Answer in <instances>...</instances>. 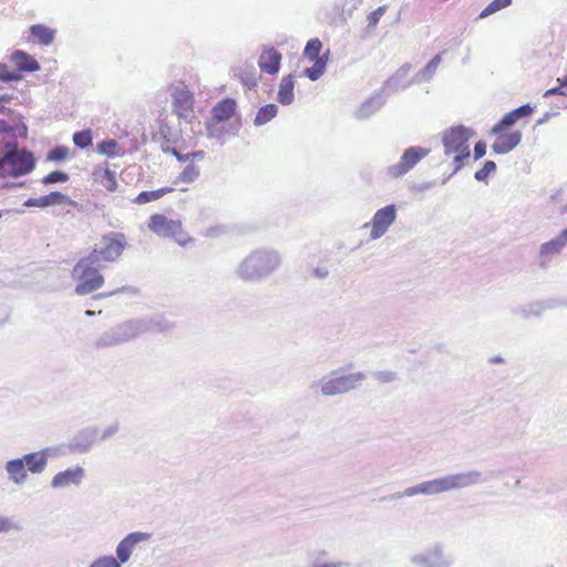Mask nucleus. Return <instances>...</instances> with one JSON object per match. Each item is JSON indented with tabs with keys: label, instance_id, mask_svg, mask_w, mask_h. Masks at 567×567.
<instances>
[{
	"label": "nucleus",
	"instance_id": "nucleus-1",
	"mask_svg": "<svg viewBox=\"0 0 567 567\" xmlns=\"http://www.w3.org/2000/svg\"><path fill=\"white\" fill-rule=\"evenodd\" d=\"M533 113V107L529 104L522 105L508 113L495 124L492 128V134L495 135V141L492 148L497 154H506L515 148L520 140L522 133L517 130H512L519 118L529 116Z\"/></svg>",
	"mask_w": 567,
	"mask_h": 567
},
{
	"label": "nucleus",
	"instance_id": "nucleus-2",
	"mask_svg": "<svg viewBox=\"0 0 567 567\" xmlns=\"http://www.w3.org/2000/svg\"><path fill=\"white\" fill-rule=\"evenodd\" d=\"M35 167L32 152L19 147L17 143L6 144L0 152V177L17 178L30 174Z\"/></svg>",
	"mask_w": 567,
	"mask_h": 567
},
{
	"label": "nucleus",
	"instance_id": "nucleus-3",
	"mask_svg": "<svg viewBox=\"0 0 567 567\" xmlns=\"http://www.w3.org/2000/svg\"><path fill=\"white\" fill-rule=\"evenodd\" d=\"M474 133L463 126H453L443 133L442 142L444 146V154L453 157L454 172H457L464 166V159L470 157V140Z\"/></svg>",
	"mask_w": 567,
	"mask_h": 567
},
{
	"label": "nucleus",
	"instance_id": "nucleus-4",
	"mask_svg": "<svg viewBox=\"0 0 567 567\" xmlns=\"http://www.w3.org/2000/svg\"><path fill=\"white\" fill-rule=\"evenodd\" d=\"M96 261L90 260L87 255L85 258L80 259L73 268V278L78 281L75 292L79 296L92 293L104 285V277L99 269L94 267Z\"/></svg>",
	"mask_w": 567,
	"mask_h": 567
},
{
	"label": "nucleus",
	"instance_id": "nucleus-5",
	"mask_svg": "<svg viewBox=\"0 0 567 567\" xmlns=\"http://www.w3.org/2000/svg\"><path fill=\"white\" fill-rule=\"evenodd\" d=\"M473 476H478V474L462 473L456 475L444 476L413 486L406 489L405 494L410 496L415 494H439L446 491L465 487L473 483Z\"/></svg>",
	"mask_w": 567,
	"mask_h": 567
},
{
	"label": "nucleus",
	"instance_id": "nucleus-6",
	"mask_svg": "<svg viewBox=\"0 0 567 567\" xmlns=\"http://www.w3.org/2000/svg\"><path fill=\"white\" fill-rule=\"evenodd\" d=\"M147 227L159 237L175 239L181 246H186L193 241L189 234L184 230L181 220L169 219L163 214L151 215Z\"/></svg>",
	"mask_w": 567,
	"mask_h": 567
},
{
	"label": "nucleus",
	"instance_id": "nucleus-7",
	"mask_svg": "<svg viewBox=\"0 0 567 567\" xmlns=\"http://www.w3.org/2000/svg\"><path fill=\"white\" fill-rule=\"evenodd\" d=\"M280 264L279 257L271 251H255L241 264L240 272L245 278L261 277L270 274Z\"/></svg>",
	"mask_w": 567,
	"mask_h": 567
},
{
	"label": "nucleus",
	"instance_id": "nucleus-8",
	"mask_svg": "<svg viewBox=\"0 0 567 567\" xmlns=\"http://www.w3.org/2000/svg\"><path fill=\"white\" fill-rule=\"evenodd\" d=\"M104 246L94 248L90 254V260L96 261H115L121 257L126 246L125 235L122 233H112L102 237Z\"/></svg>",
	"mask_w": 567,
	"mask_h": 567
},
{
	"label": "nucleus",
	"instance_id": "nucleus-9",
	"mask_svg": "<svg viewBox=\"0 0 567 567\" xmlns=\"http://www.w3.org/2000/svg\"><path fill=\"white\" fill-rule=\"evenodd\" d=\"M322 43L318 38L311 39L307 42L305 48V56L313 62L311 68L305 70V75L310 80H318L324 72L327 66V56L320 55Z\"/></svg>",
	"mask_w": 567,
	"mask_h": 567
},
{
	"label": "nucleus",
	"instance_id": "nucleus-10",
	"mask_svg": "<svg viewBox=\"0 0 567 567\" xmlns=\"http://www.w3.org/2000/svg\"><path fill=\"white\" fill-rule=\"evenodd\" d=\"M427 154L429 150L422 147H410L405 150L400 162L389 167V175L393 178L401 177L412 169Z\"/></svg>",
	"mask_w": 567,
	"mask_h": 567
},
{
	"label": "nucleus",
	"instance_id": "nucleus-11",
	"mask_svg": "<svg viewBox=\"0 0 567 567\" xmlns=\"http://www.w3.org/2000/svg\"><path fill=\"white\" fill-rule=\"evenodd\" d=\"M363 378L364 375L362 373H353L344 377L330 379L322 383L321 392L324 395H334L347 392L354 388L355 383L363 380Z\"/></svg>",
	"mask_w": 567,
	"mask_h": 567
},
{
	"label": "nucleus",
	"instance_id": "nucleus-12",
	"mask_svg": "<svg viewBox=\"0 0 567 567\" xmlns=\"http://www.w3.org/2000/svg\"><path fill=\"white\" fill-rule=\"evenodd\" d=\"M396 217V210L394 205H388L381 209H379L371 221L372 230L371 238L378 239L380 238L388 228L393 224Z\"/></svg>",
	"mask_w": 567,
	"mask_h": 567
},
{
	"label": "nucleus",
	"instance_id": "nucleus-13",
	"mask_svg": "<svg viewBox=\"0 0 567 567\" xmlns=\"http://www.w3.org/2000/svg\"><path fill=\"white\" fill-rule=\"evenodd\" d=\"M173 111L185 120H189L194 115V95L186 89H177L173 93Z\"/></svg>",
	"mask_w": 567,
	"mask_h": 567
},
{
	"label": "nucleus",
	"instance_id": "nucleus-14",
	"mask_svg": "<svg viewBox=\"0 0 567 567\" xmlns=\"http://www.w3.org/2000/svg\"><path fill=\"white\" fill-rule=\"evenodd\" d=\"M84 477V470L81 466L59 472L52 478V486L55 488L79 485Z\"/></svg>",
	"mask_w": 567,
	"mask_h": 567
},
{
	"label": "nucleus",
	"instance_id": "nucleus-15",
	"mask_svg": "<svg viewBox=\"0 0 567 567\" xmlns=\"http://www.w3.org/2000/svg\"><path fill=\"white\" fill-rule=\"evenodd\" d=\"M281 63V54L280 52L270 47L266 48L258 60V65L261 71L268 73V74H276L280 69Z\"/></svg>",
	"mask_w": 567,
	"mask_h": 567
},
{
	"label": "nucleus",
	"instance_id": "nucleus-16",
	"mask_svg": "<svg viewBox=\"0 0 567 567\" xmlns=\"http://www.w3.org/2000/svg\"><path fill=\"white\" fill-rule=\"evenodd\" d=\"M148 539V535L144 533H131L127 535L117 546L116 555L118 558L120 565L126 563L132 554L133 547L143 540Z\"/></svg>",
	"mask_w": 567,
	"mask_h": 567
},
{
	"label": "nucleus",
	"instance_id": "nucleus-17",
	"mask_svg": "<svg viewBox=\"0 0 567 567\" xmlns=\"http://www.w3.org/2000/svg\"><path fill=\"white\" fill-rule=\"evenodd\" d=\"M237 104L234 99L226 97L219 101L212 110V118L217 122H225L231 118L236 112Z\"/></svg>",
	"mask_w": 567,
	"mask_h": 567
},
{
	"label": "nucleus",
	"instance_id": "nucleus-18",
	"mask_svg": "<svg viewBox=\"0 0 567 567\" xmlns=\"http://www.w3.org/2000/svg\"><path fill=\"white\" fill-rule=\"evenodd\" d=\"M70 203L66 195L60 193V192H52L48 195L41 196L39 198H29L24 206L27 207H48L53 205H61Z\"/></svg>",
	"mask_w": 567,
	"mask_h": 567
},
{
	"label": "nucleus",
	"instance_id": "nucleus-19",
	"mask_svg": "<svg viewBox=\"0 0 567 567\" xmlns=\"http://www.w3.org/2000/svg\"><path fill=\"white\" fill-rule=\"evenodd\" d=\"M94 182L99 184L109 193H114L117 189L116 174L110 168H96L93 173Z\"/></svg>",
	"mask_w": 567,
	"mask_h": 567
},
{
	"label": "nucleus",
	"instance_id": "nucleus-20",
	"mask_svg": "<svg viewBox=\"0 0 567 567\" xmlns=\"http://www.w3.org/2000/svg\"><path fill=\"white\" fill-rule=\"evenodd\" d=\"M11 60L21 71L33 72L40 69L38 61L32 55L21 50L16 51Z\"/></svg>",
	"mask_w": 567,
	"mask_h": 567
},
{
	"label": "nucleus",
	"instance_id": "nucleus-21",
	"mask_svg": "<svg viewBox=\"0 0 567 567\" xmlns=\"http://www.w3.org/2000/svg\"><path fill=\"white\" fill-rule=\"evenodd\" d=\"M176 190L174 186H165L155 190H145L140 193L134 199L133 203L136 205H144L151 202L158 200L167 194H171Z\"/></svg>",
	"mask_w": 567,
	"mask_h": 567
},
{
	"label": "nucleus",
	"instance_id": "nucleus-22",
	"mask_svg": "<svg viewBox=\"0 0 567 567\" xmlns=\"http://www.w3.org/2000/svg\"><path fill=\"white\" fill-rule=\"evenodd\" d=\"M30 33L34 41L42 45H50L55 37V31L44 24H33L30 27Z\"/></svg>",
	"mask_w": 567,
	"mask_h": 567
},
{
	"label": "nucleus",
	"instance_id": "nucleus-23",
	"mask_svg": "<svg viewBox=\"0 0 567 567\" xmlns=\"http://www.w3.org/2000/svg\"><path fill=\"white\" fill-rule=\"evenodd\" d=\"M24 467L31 473H41L47 465V455L43 452L30 453L23 456Z\"/></svg>",
	"mask_w": 567,
	"mask_h": 567
},
{
	"label": "nucleus",
	"instance_id": "nucleus-24",
	"mask_svg": "<svg viewBox=\"0 0 567 567\" xmlns=\"http://www.w3.org/2000/svg\"><path fill=\"white\" fill-rule=\"evenodd\" d=\"M295 81L292 75L285 76L279 85L278 101L282 105H288L293 101Z\"/></svg>",
	"mask_w": 567,
	"mask_h": 567
},
{
	"label": "nucleus",
	"instance_id": "nucleus-25",
	"mask_svg": "<svg viewBox=\"0 0 567 567\" xmlns=\"http://www.w3.org/2000/svg\"><path fill=\"white\" fill-rule=\"evenodd\" d=\"M7 471L10 475V478L18 484H21L27 478V472L23 464V460L17 458L9 461L7 464Z\"/></svg>",
	"mask_w": 567,
	"mask_h": 567
},
{
	"label": "nucleus",
	"instance_id": "nucleus-26",
	"mask_svg": "<svg viewBox=\"0 0 567 567\" xmlns=\"http://www.w3.org/2000/svg\"><path fill=\"white\" fill-rule=\"evenodd\" d=\"M200 175V169L194 163H189L183 172L176 177L173 184L176 186L179 183L192 184L194 183Z\"/></svg>",
	"mask_w": 567,
	"mask_h": 567
},
{
	"label": "nucleus",
	"instance_id": "nucleus-27",
	"mask_svg": "<svg viewBox=\"0 0 567 567\" xmlns=\"http://www.w3.org/2000/svg\"><path fill=\"white\" fill-rule=\"evenodd\" d=\"M278 113V107L276 104H267L262 107H260L256 114L255 117V124L256 125H264L270 120H272Z\"/></svg>",
	"mask_w": 567,
	"mask_h": 567
},
{
	"label": "nucleus",
	"instance_id": "nucleus-28",
	"mask_svg": "<svg viewBox=\"0 0 567 567\" xmlns=\"http://www.w3.org/2000/svg\"><path fill=\"white\" fill-rule=\"evenodd\" d=\"M71 151L65 145L53 147L47 155V159L55 163L64 162L70 157Z\"/></svg>",
	"mask_w": 567,
	"mask_h": 567
},
{
	"label": "nucleus",
	"instance_id": "nucleus-29",
	"mask_svg": "<svg viewBox=\"0 0 567 567\" xmlns=\"http://www.w3.org/2000/svg\"><path fill=\"white\" fill-rule=\"evenodd\" d=\"M512 3V0H493L480 14L481 18H485L493 14Z\"/></svg>",
	"mask_w": 567,
	"mask_h": 567
},
{
	"label": "nucleus",
	"instance_id": "nucleus-30",
	"mask_svg": "<svg viewBox=\"0 0 567 567\" xmlns=\"http://www.w3.org/2000/svg\"><path fill=\"white\" fill-rule=\"evenodd\" d=\"M73 142L80 148H85L92 144V134L90 130L75 132Z\"/></svg>",
	"mask_w": 567,
	"mask_h": 567
},
{
	"label": "nucleus",
	"instance_id": "nucleus-31",
	"mask_svg": "<svg viewBox=\"0 0 567 567\" xmlns=\"http://www.w3.org/2000/svg\"><path fill=\"white\" fill-rule=\"evenodd\" d=\"M171 152L182 163H186V162L194 163L195 161L203 159L205 156V153L203 151H197V152H193V153H188V154H182L178 151H176L175 148H173Z\"/></svg>",
	"mask_w": 567,
	"mask_h": 567
},
{
	"label": "nucleus",
	"instance_id": "nucleus-32",
	"mask_svg": "<svg viewBox=\"0 0 567 567\" xmlns=\"http://www.w3.org/2000/svg\"><path fill=\"white\" fill-rule=\"evenodd\" d=\"M565 246L564 239H560L559 237L550 240L548 243H545L542 245L540 252L542 255H551L557 254L560 251V249Z\"/></svg>",
	"mask_w": 567,
	"mask_h": 567
},
{
	"label": "nucleus",
	"instance_id": "nucleus-33",
	"mask_svg": "<svg viewBox=\"0 0 567 567\" xmlns=\"http://www.w3.org/2000/svg\"><path fill=\"white\" fill-rule=\"evenodd\" d=\"M69 179V175L64 172L54 171L42 178L44 185L64 183Z\"/></svg>",
	"mask_w": 567,
	"mask_h": 567
},
{
	"label": "nucleus",
	"instance_id": "nucleus-34",
	"mask_svg": "<svg viewBox=\"0 0 567 567\" xmlns=\"http://www.w3.org/2000/svg\"><path fill=\"white\" fill-rule=\"evenodd\" d=\"M496 171V164L493 161L485 162L483 168L475 173L477 181H485L492 173Z\"/></svg>",
	"mask_w": 567,
	"mask_h": 567
},
{
	"label": "nucleus",
	"instance_id": "nucleus-35",
	"mask_svg": "<svg viewBox=\"0 0 567 567\" xmlns=\"http://www.w3.org/2000/svg\"><path fill=\"white\" fill-rule=\"evenodd\" d=\"M120 563L113 556L101 557L95 560L90 567H120Z\"/></svg>",
	"mask_w": 567,
	"mask_h": 567
},
{
	"label": "nucleus",
	"instance_id": "nucleus-36",
	"mask_svg": "<svg viewBox=\"0 0 567 567\" xmlns=\"http://www.w3.org/2000/svg\"><path fill=\"white\" fill-rule=\"evenodd\" d=\"M386 6H381L377 8L374 11H372L368 16V25L374 28L378 22L380 21L381 17L385 13Z\"/></svg>",
	"mask_w": 567,
	"mask_h": 567
},
{
	"label": "nucleus",
	"instance_id": "nucleus-37",
	"mask_svg": "<svg viewBox=\"0 0 567 567\" xmlns=\"http://www.w3.org/2000/svg\"><path fill=\"white\" fill-rule=\"evenodd\" d=\"M116 146H117V143L113 140L103 141L102 143H100L97 145V151L101 154H106V155L111 156V155L115 154Z\"/></svg>",
	"mask_w": 567,
	"mask_h": 567
},
{
	"label": "nucleus",
	"instance_id": "nucleus-38",
	"mask_svg": "<svg viewBox=\"0 0 567 567\" xmlns=\"http://www.w3.org/2000/svg\"><path fill=\"white\" fill-rule=\"evenodd\" d=\"M557 82H558L559 85L547 90L544 93L545 97L551 96V95H565L566 94L563 89L567 87V76L564 78L563 80L561 79H557Z\"/></svg>",
	"mask_w": 567,
	"mask_h": 567
},
{
	"label": "nucleus",
	"instance_id": "nucleus-39",
	"mask_svg": "<svg viewBox=\"0 0 567 567\" xmlns=\"http://www.w3.org/2000/svg\"><path fill=\"white\" fill-rule=\"evenodd\" d=\"M486 153V145L484 142L480 141L474 146V157L475 159L482 158Z\"/></svg>",
	"mask_w": 567,
	"mask_h": 567
},
{
	"label": "nucleus",
	"instance_id": "nucleus-40",
	"mask_svg": "<svg viewBox=\"0 0 567 567\" xmlns=\"http://www.w3.org/2000/svg\"><path fill=\"white\" fill-rule=\"evenodd\" d=\"M441 54L435 55L433 59L430 60V62L426 64L425 70L429 73H432L436 70L439 64L441 63Z\"/></svg>",
	"mask_w": 567,
	"mask_h": 567
},
{
	"label": "nucleus",
	"instance_id": "nucleus-41",
	"mask_svg": "<svg viewBox=\"0 0 567 567\" xmlns=\"http://www.w3.org/2000/svg\"><path fill=\"white\" fill-rule=\"evenodd\" d=\"M0 80H2V81H10V80H12V75L9 72L7 65L1 63V62H0Z\"/></svg>",
	"mask_w": 567,
	"mask_h": 567
},
{
	"label": "nucleus",
	"instance_id": "nucleus-42",
	"mask_svg": "<svg viewBox=\"0 0 567 567\" xmlns=\"http://www.w3.org/2000/svg\"><path fill=\"white\" fill-rule=\"evenodd\" d=\"M12 528V524L6 517H0V533L8 532Z\"/></svg>",
	"mask_w": 567,
	"mask_h": 567
},
{
	"label": "nucleus",
	"instance_id": "nucleus-43",
	"mask_svg": "<svg viewBox=\"0 0 567 567\" xmlns=\"http://www.w3.org/2000/svg\"><path fill=\"white\" fill-rule=\"evenodd\" d=\"M378 380L381 382H389L393 380V374L391 372H381L378 374Z\"/></svg>",
	"mask_w": 567,
	"mask_h": 567
},
{
	"label": "nucleus",
	"instance_id": "nucleus-44",
	"mask_svg": "<svg viewBox=\"0 0 567 567\" xmlns=\"http://www.w3.org/2000/svg\"><path fill=\"white\" fill-rule=\"evenodd\" d=\"M113 342L111 340H106V339H99L96 342H95V347L96 348H104V347H109V346H112Z\"/></svg>",
	"mask_w": 567,
	"mask_h": 567
},
{
	"label": "nucleus",
	"instance_id": "nucleus-45",
	"mask_svg": "<svg viewBox=\"0 0 567 567\" xmlns=\"http://www.w3.org/2000/svg\"><path fill=\"white\" fill-rule=\"evenodd\" d=\"M315 567H341L339 563H324V564H318Z\"/></svg>",
	"mask_w": 567,
	"mask_h": 567
},
{
	"label": "nucleus",
	"instance_id": "nucleus-46",
	"mask_svg": "<svg viewBox=\"0 0 567 567\" xmlns=\"http://www.w3.org/2000/svg\"><path fill=\"white\" fill-rule=\"evenodd\" d=\"M243 82L245 83V85H247L249 87L256 86V84H257L256 79H254V78L247 79V80L243 79Z\"/></svg>",
	"mask_w": 567,
	"mask_h": 567
},
{
	"label": "nucleus",
	"instance_id": "nucleus-47",
	"mask_svg": "<svg viewBox=\"0 0 567 567\" xmlns=\"http://www.w3.org/2000/svg\"><path fill=\"white\" fill-rule=\"evenodd\" d=\"M560 239H564V244L567 243V228L563 230V233L559 236Z\"/></svg>",
	"mask_w": 567,
	"mask_h": 567
},
{
	"label": "nucleus",
	"instance_id": "nucleus-48",
	"mask_svg": "<svg viewBox=\"0 0 567 567\" xmlns=\"http://www.w3.org/2000/svg\"><path fill=\"white\" fill-rule=\"evenodd\" d=\"M85 313H86V316H93L94 315V312L90 311V310H87Z\"/></svg>",
	"mask_w": 567,
	"mask_h": 567
},
{
	"label": "nucleus",
	"instance_id": "nucleus-49",
	"mask_svg": "<svg viewBox=\"0 0 567 567\" xmlns=\"http://www.w3.org/2000/svg\"><path fill=\"white\" fill-rule=\"evenodd\" d=\"M179 190H181V192H187V190H188V188H186V187H182V188H179Z\"/></svg>",
	"mask_w": 567,
	"mask_h": 567
}]
</instances>
